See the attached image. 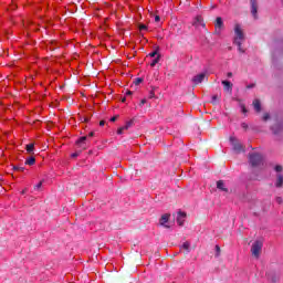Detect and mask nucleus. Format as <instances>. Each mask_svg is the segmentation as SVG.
I'll return each mask as SVG.
<instances>
[{
    "mask_svg": "<svg viewBox=\"0 0 283 283\" xmlns=\"http://www.w3.org/2000/svg\"><path fill=\"white\" fill-rule=\"evenodd\" d=\"M244 41V31L240 24L234 25V43L238 45L240 52H244L242 50V42Z\"/></svg>",
    "mask_w": 283,
    "mask_h": 283,
    "instance_id": "1",
    "label": "nucleus"
},
{
    "mask_svg": "<svg viewBox=\"0 0 283 283\" xmlns=\"http://www.w3.org/2000/svg\"><path fill=\"white\" fill-rule=\"evenodd\" d=\"M262 241H255L252 244L251 253L254 255V258H260V253H262Z\"/></svg>",
    "mask_w": 283,
    "mask_h": 283,
    "instance_id": "2",
    "label": "nucleus"
},
{
    "mask_svg": "<svg viewBox=\"0 0 283 283\" xmlns=\"http://www.w3.org/2000/svg\"><path fill=\"white\" fill-rule=\"evenodd\" d=\"M260 163H262L261 155H259V154L250 155V164L252 165V167H258V165H260Z\"/></svg>",
    "mask_w": 283,
    "mask_h": 283,
    "instance_id": "3",
    "label": "nucleus"
},
{
    "mask_svg": "<svg viewBox=\"0 0 283 283\" xmlns=\"http://www.w3.org/2000/svg\"><path fill=\"white\" fill-rule=\"evenodd\" d=\"M187 218V213L179 211L178 216H177V223L179 224V227H182L185 224V220Z\"/></svg>",
    "mask_w": 283,
    "mask_h": 283,
    "instance_id": "4",
    "label": "nucleus"
},
{
    "mask_svg": "<svg viewBox=\"0 0 283 283\" xmlns=\"http://www.w3.org/2000/svg\"><path fill=\"white\" fill-rule=\"evenodd\" d=\"M251 1V12L254 19H258V1L256 0H250Z\"/></svg>",
    "mask_w": 283,
    "mask_h": 283,
    "instance_id": "5",
    "label": "nucleus"
},
{
    "mask_svg": "<svg viewBox=\"0 0 283 283\" xmlns=\"http://www.w3.org/2000/svg\"><path fill=\"white\" fill-rule=\"evenodd\" d=\"M205 76H206L205 73H201V74H198V75L193 76L192 77V83L195 85H200V83H202V81H205Z\"/></svg>",
    "mask_w": 283,
    "mask_h": 283,
    "instance_id": "6",
    "label": "nucleus"
},
{
    "mask_svg": "<svg viewBox=\"0 0 283 283\" xmlns=\"http://www.w3.org/2000/svg\"><path fill=\"white\" fill-rule=\"evenodd\" d=\"M169 218L170 214H163L160 220H159V224H161V227H166L167 229H169V226H167V222H169Z\"/></svg>",
    "mask_w": 283,
    "mask_h": 283,
    "instance_id": "7",
    "label": "nucleus"
},
{
    "mask_svg": "<svg viewBox=\"0 0 283 283\" xmlns=\"http://www.w3.org/2000/svg\"><path fill=\"white\" fill-rule=\"evenodd\" d=\"M223 25L222 18L218 17L214 24L216 32H221Z\"/></svg>",
    "mask_w": 283,
    "mask_h": 283,
    "instance_id": "8",
    "label": "nucleus"
},
{
    "mask_svg": "<svg viewBox=\"0 0 283 283\" xmlns=\"http://www.w3.org/2000/svg\"><path fill=\"white\" fill-rule=\"evenodd\" d=\"M253 107H254L255 112H258V113L262 112V104L260 103V99L253 101Z\"/></svg>",
    "mask_w": 283,
    "mask_h": 283,
    "instance_id": "9",
    "label": "nucleus"
},
{
    "mask_svg": "<svg viewBox=\"0 0 283 283\" xmlns=\"http://www.w3.org/2000/svg\"><path fill=\"white\" fill-rule=\"evenodd\" d=\"M222 85L226 87L228 92H231V90H233V84H231V82L229 81H222Z\"/></svg>",
    "mask_w": 283,
    "mask_h": 283,
    "instance_id": "10",
    "label": "nucleus"
},
{
    "mask_svg": "<svg viewBox=\"0 0 283 283\" xmlns=\"http://www.w3.org/2000/svg\"><path fill=\"white\" fill-rule=\"evenodd\" d=\"M217 189H220L221 191H229L226 187H224V181L219 180L217 182Z\"/></svg>",
    "mask_w": 283,
    "mask_h": 283,
    "instance_id": "11",
    "label": "nucleus"
},
{
    "mask_svg": "<svg viewBox=\"0 0 283 283\" xmlns=\"http://www.w3.org/2000/svg\"><path fill=\"white\" fill-rule=\"evenodd\" d=\"M282 185H283V176L282 175H277L275 187L280 188V187H282Z\"/></svg>",
    "mask_w": 283,
    "mask_h": 283,
    "instance_id": "12",
    "label": "nucleus"
},
{
    "mask_svg": "<svg viewBox=\"0 0 283 283\" xmlns=\"http://www.w3.org/2000/svg\"><path fill=\"white\" fill-rule=\"evenodd\" d=\"M132 126V123H127L125 126H123V127H119L118 129H117V134H123V132L125 130V129H129V127Z\"/></svg>",
    "mask_w": 283,
    "mask_h": 283,
    "instance_id": "13",
    "label": "nucleus"
},
{
    "mask_svg": "<svg viewBox=\"0 0 283 283\" xmlns=\"http://www.w3.org/2000/svg\"><path fill=\"white\" fill-rule=\"evenodd\" d=\"M25 150L28 151V154H33L34 153V144H28L25 146Z\"/></svg>",
    "mask_w": 283,
    "mask_h": 283,
    "instance_id": "14",
    "label": "nucleus"
},
{
    "mask_svg": "<svg viewBox=\"0 0 283 283\" xmlns=\"http://www.w3.org/2000/svg\"><path fill=\"white\" fill-rule=\"evenodd\" d=\"M36 163V158L34 157H30L25 160V165H29L30 167H32V165H34Z\"/></svg>",
    "mask_w": 283,
    "mask_h": 283,
    "instance_id": "15",
    "label": "nucleus"
},
{
    "mask_svg": "<svg viewBox=\"0 0 283 283\" xmlns=\"http://www.w3.org/2000/svg\"><path fill=\"white\" fill-rule=\"evenodd\" d=\"M195 25H202V15H197L195 18Z\"/></svg>",
    "mask_w": 283,
    "mask_h": 283,
    "instance_id": "16",
    "label": "nucleus"
},
{
    "mask_svg": "<svg viewBox=\"0 0 283 283\" xmlns=\"http://www.w3.org/2000/svg\"><path fill=\"white\" fill-rule=\"evenodd\" d=\"M160 61V55H158L155 60L151 61L150 67H156L157 63Z\"/></svg>",
    "mask_w": 283,
    "mask_h": 283,
    "instance_id": "17",
    "label": "nucleus"
},
{
    "mask_svg": "<svg viewBox=\"0 0 283 283\" xmlns=\"http://www.w3.org/2000/svg\"><path fill=\"white\" fill-rule=\"evenodd\" d=\"M86 140H87L86 136L80 137V139L77 140V145H82V143H85Z\"/></svg>",
    "mask_w": 283,
    "mask_h": 283,
    "instance_id": "18",
    "label": "nucleus"
},
{
    "mask_svg": "<svg viewBox=\"0 0 283 283\" xmlns=\"http://www.w3.org/2000/svg\"><path fill=\"white\" fill-rule=\"evenodd\" d=\"M189 247H190V244H189L188 241H186V242L182 244V249H185L186 251H189Z\"/></svg>",
    "mask_w": 283,
    "mask_h": 283,
    "instance_id": "19",
    "label": "nucleus"
},
{
    "mask_svg": "<svg viewBox=\"0 0 283 283\" xmlns=\"http://www.w3.org/2000/svg\"><path fill=\"white\" fill-rule=\"evenodd\" d=\"M157 54H158V51L156 50V51L149 53L148 56H150V59H154Z\"/></svg>",
    "mask_w": 283,
    "mask_h": 283,
    "instance_id": "20",
    "label": "nucleus"
},
{
    "mask_svg": "<svg viewBox=\"0 0 283 283\" xmlns=\"http://www.w3.org/2000/svg\"><path fill=\"white\" fill-rule=\"evenodd\" d=\"M272 129L274 130V134H277V129H282V126L275 125Z\"/></svg>",
    "mask_w": 283,
    "mask_h": 283,
    "instance_id": "21",
    "label": "nucleus"
},
{
    "mask_svg": "<svg viewBox=\"0 0 283 283\" xmlns=\"http://www.w3.org/2000/svg\"><path fill=\"white\" fill-rule=\"evenodd\" d=\"M143 30H147V25L146 24H139V31L143 32Z\"/></svg>",
    "mask_w": 283,
    "mask_h": 283,
    "instance_id": "22",
    "label": "nucleus"
},
{
    "mask_svg": "<svg viewBox=\"0 0 283 283\" xmlns=\"http://www.w3.org/2000/svg\"><path fill=\"white\" fill-rule=\"evenodd\" d=\"M269 118H271V115H269V113H265L263 115V120H269Z\"/></svg>",
    "mask_w": 283,
    "mask_h": 283,
    "instance_id": "23",
    "label": "nucleus"
},
{
    "mask_svg": "<svg viewBox=\"0 0 283 283\" xmlns=\"http://www.w3.org/2000/svg\"><path fill=\"white\" fill-rule=\"evenodd\" d=\"M14 170L15 171H25V168H23V167H14Z\"/></svg>",
    "mask_w": 283,
    "mask_h": 283,
    "instance_id": "24",
    "label": "nucleus"
},
{
    "mask_svg": "<svg viewBox=\"0 0 283 283\" xmlns=\"http://www.w3.org/2000/svg\"><path fill=\"white\" fill-rule=\"evenodd\" d=\"M147 103V99L146 98H143L142 101H140V107H143V105H145Z\"/></svg>",
    "mask_w": 283,
    "mask_h": 283,
    "instance_id": "25",
    "label": "nucleus"
},
{
    "mask_svg": "<svg viewBox=\"0 0 283 283\" xmlns=\"http://www.w3.org/2000/svg\"><path fill=\"white\" fill-rule=\"evenodd\" d=\"M241 109H242L243 114H247L248 111H247V107L244 105H241Z\"/></svg>",
    "mask_w": 283,
    "mask_h": 283,
    "instance_id": "26",
    "label": "nucleus"
},
{
    "mask_svg": "<svg viewBox=\"0 0 283 283\" xmlns=\"http://www.w3.org/2000/svg\"><path fill=\"white\" fill-rule=\"evenodd\" d=\"M234 149H235L237 151H240V150L242 149V146H241V145L234 146Z\"/></svg>",
    "mask_w": 283,
    "mask_h": 283,
    "instance_id": "27",
    "label": "nucleus"
},
{
    "mask_svg": "<svg viewBox=\"0 0 283 283\" xmlns=\"http://www.w3.org/2000/svg\"><path fill=\"white\" fill-rule=\"evenodd\" d=\"M275 171L277 172L282 171V166H275Z\"/></svg>",
    "mask_w": 283,
    "mask_h": 283,
    "instance_id": "28",
    "label": "nucleus"
},
{
    "mask_svg": "<svg viewBox=\"0 0 283 283\" xmlns=\"http://www.w3.org/2000/svg\"><path fill=\"white\" fill-rule=\"evenodd\" d=\"M217 255H220V245H216Z\"/></svg>",
    "mask_w": 283,
    "mask_h": 283,
    "instance_id": "29",
    "label": "nucleus"
},
{
    "mask_svg": "<svg viewBox=\"0 0 283 283\" xmlns=\"http://www.w3.org/2000/svg\"><path fill=\"white\" fill-rule=\"evenodd\" d=\"M42 186H43V182L40 181L35 187H36V189H41Z\"/></svg>",
    "mask_w": 283,
    "mask_h": 283,
    "instance_id": "30",
    "label": "nucleus"
},
{
    "mask_svg": "<svg viewBox=\"0 0 283 283\" xmlns=\"http://www.w3.org/2000/svg\"><path fill=\"white\" fill-rule=\"evenodd\" d=\"M276 202H277V205H282V198H281V197H277V198H276Z\"/></svg>",
    "mask_w": 283,
    "mask_h": 283,
    "instance_id": "31",
    "label": "nucleus"
},
{
    "mask_svg": "<svg viewBox=\"0 0 283 283\" xmlns=\"http://www.w3.org/2000/svg\"><path fill=\"white\" fill-rule=\"evenodd\" d=\"M118 116H114L111 118L112 123H115V120H117Z\"/></svg>",
    "mask_w": 283,
    "mask_h": 283,
    "instance_id": "32",
    "label": "nucleus"
},
{
    "mask_svg": "<svg viewBox=\"0 0 283 283\" xmlns=\"http://www.w3.org/2000/svg\"><path fill=\"white\" fill-rule=\"evenodd\" d=\"M155 21L158 23V21H160V17H159V15H156V17H155Z\"/></svg>",
    "mask_w": 283,
    "mask_h": 283,
    "instance_id": "33",
    "label": "nucleus"
},
{
    "mask_svg": "<svg viewBox=\"0 0 283 283\" xmlns=\"http://www.w3.org/2000/svg\"><path fill=\"white\" fill-rule=\"evenodd\" d=\"M212 101H213V102L218 101V95H213V96H212Z\"/></svg>",
    "mask_w": 283,
    "mask_h": 283,
    "instance_id": "34",
    "label": "nucleus"
},
{
    "mask_svg": "<svg viewBox=\"0 0 283 283\" xmlns=\"http://www.w3.org/2000/svg\"><path fill=\"white\" fill-rule=\"evenodd\" d=\"M105 125V120L99 122V127H103Z\"/></svg>",
    "mask_w": 283,
    "mask_h": 283,
    "instance_id": "35",
    "label": "nucleus"
},
{
    "mask_svg": "<svg viewBox=\"0 0 283 283\" xmlns=\"http://www.w3.org/2000/svg\"><path fill=\"white\" fill-rule=\"evenodd\" d=\"M227 76H228V78H231V76H233V73L229 72V73L227 74Z\"/></svg>",
    "mask_w": 283,
    "mask_h": 283,
    "instance_id": "36",
    "label": "nucleus"
},
{
    "mask_svg": "<svg viewBox=\"0 0 283 283\" xmlns=\"http://www.w3.org/2000/svg\"><path fill=\"white\" fill-rule=\"evenodd\" d=\"M88 137H90V138L94 137V132H91V133L88 134Z\"/></svg>",
    "mask_w": 283,
    "mask_h": 283,
    "instance_id": "37",
    "label": "nucleus"
},
{
    "mask_svg": "<svg viewBox=\"0 0 283 283\" xmlns=\"http://www.w3.org/2000/svg\"><path fill=\"white\" fill-rule=\"evenodd\" d=\"M242 127H243L244 129H247V124H242Z\"/></svg>",
    "mask_w": 283,
    "mask_h": 283,
    "instance_id": "38",
    "label": "nucleus"
},
{
    "mask_svg": "<svg viewBox=\"0 0 283 283\" xmlns=\"http://www.w3.org/2000/svg\"><path fill=\"white\" fill-rule=\"evenodd\" d=\"M230 140H231V143H233V140H235V138H234V137H231Z\"/></svg>",
    "mask_w": 283,
    "mask_h": 283,
    "instance_id": "39",
    "label": "nucleus"
},
{
    "mask_svg": "<svg viewBox=\"0 0 283 283\" xmlns=\"http://www.w3.org/2000/svg\"><path fill=\"white\" fill-rule=\"evenodd\" d=\"M76 156H78V155H77V154H73V155H72L73 158H76Z\"/></svg>",
    "mask_w": 283,
    "mask_h": 283,
    "instance_id": "40",
    "label": "nucleus"
},
{
    "mask_svg": "<svg viewBox=\"0 0 283 283\" xmlns=\"http://www.w3.org/2000/svg\"><path fill=\"white\" fill-rule=\"evenodd\" d=\"M140 81H142V80H140V78H138V80H137V83H140Z\"/></svg>",
    "mask_w": 283,
    "mask_h": 283,
    "instance_id": "41",
    "label": "nucleus"
},
{
    "mask_svg": "<svg viewBox=\"0 0 283 283\" xmlns=\"http://www.w3.org/2000/svg\"><path fill=\"white\" fill-rule=\"evenodd\" d=\"M248 87H255V85L252 84L251 86H248Z\"/></svg>",
    "mask_w": 283,
    "mask_h": 283,
    "instance_id": "42",
    "label": "nucleus"
},
{
    "mask_svg": "<svg viewBox=\"0 0 283 283\" xmlns=\"http://www.w3.org/2000/svg\"><path fill=\"white\" fill-rule=\"evenodd\" d=\"M127 94H132V92H130V91H128V92H127Z\"/></svg>",
    "mask_w": 283,
    "mask_h": 283,
    "instance_id": "43",
    "label": "nucleus"
}]
</instances>
